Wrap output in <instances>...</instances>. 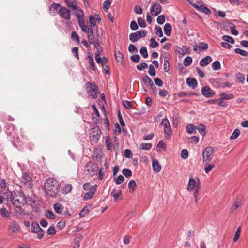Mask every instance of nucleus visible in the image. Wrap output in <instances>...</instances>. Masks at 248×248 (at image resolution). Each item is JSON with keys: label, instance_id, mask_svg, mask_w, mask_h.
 <instances>
[{"label": "nucleus", "instance_id": "obj_57", "mask_svg": "<svg viewBox=\"0 0 248 248\" xmlns=\"http://www.w3.org/2000/svg\"><path fill=\"white\" fill-rule=\"evenodd\" d=\"M181 156L183 159H187L188 157V151L186 149H183L181 152Z\"/></svg>", "mask_w": 248, "mask_h": 248}, {"label": "nucleus", "instance_id": "obj_54", "mask_svg": "<svg viewBox=\"0 0 248 248\" xmlns=\"http://www.w3.org/2000/svg\"><path fill=\"white\" fill-rule=\"evenodd\" d=\"M241 232V229L240 227H238L237 229L236 232H235L234 237L233 238V242H236L238 241V240L240 238Z\"/></svg>", "mask_w": 248, "mask_h": 248}, {"label": "nucleus", "instance_id": "obj_12", "mask_svg": "<svg viewBox=\"0 0 248 248\" xmlns=\"http://www.w3.org/2000/svg\"><path fill=\"white\" fill-rule=\"evenodd\" d=\"M201 93L203 96L207 98L212 97L215 94V92L208 86L203 87L201 90Z\"/></svg>", "mask_w": 248, "mask_h": 248}, {"label": "nucleus", "instance_id": "obj_29", "mask_svg": "<svg viewBox=\"0 0 248 248\" xmlns=\"http://www.w3.org/2000/svg\"><path fill=\"white\" fill-rule=\"evenodd\" d=\"M196 126L193 124H188L186 127V130L187 133L191 134L196 132Z\"/></svg>", "mask_w": 248, "mask_h": 248}, {"label": "nucleus", "instance_id": "obj_27", "mask_svg": "<svg viewBox=\"0 0 248 248\" xmlns=\"http://www.w3.org/2000/svg\"><path fill=\"white\" fill-rule=\"evenodd\" d=\"M209 162H204V170L206 173L208 174L209 172L215 167V165L209 164Z\"/></svg>", "mask_w": 248, "mask_h": 248}, {"label": "nucleus", "instance_id": "obj_42", "mask_svg": "<svg viewBox=\"0 0 248 248\" xmlns=\"http://www.w3.org/2000/svg\"><path fill=\"white\" fill-rule=\"evenodd\" d=\"M240 134V131L238 129H236L234 130L232 134L230 137V139L231 140H235L236 139L238 136Z\"/></svg>", "mask_w": 248, "mask_h": 248}, {"label": "nucleus", "instance_id": "obj_5", "mask_svg": "<svg viewBox=\"0 0 248 248\" xmlns=\"http://www.w3.org/2000/svg\"><path fill=\"white\" fill-rule=\"evenodd\" d=\"M102 132L98 126L92 127L89 133V138L92 141L97 143L100 139Z\"/></svg>", "mask_w": 248, "mask_h": 248}, {"label": "nucleus", "instance_id": "obj_61", "mask_svg": "<svg viewBox=\"0 0 248 248\" xmlns=\"http://www.w3.org/2000/svg\"><path fill=\"white\" fill-rule=\"evenodd\" d=\"M198 46L200 49H202L203 50H206L208 48V44L203 42H200Z\"/></svg>", "mask_w": 248, "mask_h": 248}, {"label": "nucleus", "instance_id": "obj_59", "mask_svg": "<svg viewBox=\"0 0 248 248\" xmlns=\"http://www.w3.org/2000/svg\"><path fill=\"white\" fill-rule=\"evenodd\" d=\"M236 78L241 83H243L245 81V76L243 74L238 73L236 75Z\"/></svg>", "mask_w": 248, "mask_h": 248}, {"label": "nucleus", "instance_id": "obj_60", "mask_svg": "<svg viewBox=\"0 0 248 248\" xmlns=\"http://www.w3.org/2000/svg\"><path fill=\"white\" fill-rule=\"evenodd\" d=\"M128 50L131 53H137L138 51L137 48L133 44L129 45Z\"/></svg>", "mask_w": 248, "mask_h": 248}, {"label": "nucleus", "instance_id": "obj_3", "mask_svg": "<svg viewBox=\"0 0 248 248\" xmlns=\"http://www.w3.org/2000/svg\"><path fill=\"white\" fill-rule=\"evenodd\" d=\"M201 189V183L198 177L195 178H190L187 186V190L188 191H192L196 189Z\"/></svg>", "mask_w": 248, "mask_h": 248}, {"label": "nucleus", "instance_id": "obj_13", "mask_svg": "<svg viewBox=\"0 0 248 248\" xmlns=\"http://www.w3.org/2000/svg\"><path fill=\"white\" fill-rule=\"evenodd\" d=\"M161 10H162L161 6L157 3H154L151 6V9H150L151 14L154 16H157L158 15H159L161 13Z\"/></svg>", "mask_w": 248, "mask_h": 248}, {"label": "nucleus", "instance_id": "obj_55", "mask_svg": "<svg viewBox=\"0 0 248 248\" xmlns=\"http://www.w3.org/2000/svg\"><path fill=\"white\" fill-rule=\"evenodd\" d=\"M46 216L50 219H54L56 217L54 213L50 210H47L45 212Z\"/></svg>", "mask_w": 248, "mask_h": 248}, {"label": "nucleus", "instance_id": "obj_48", "mask_svg": "<svg viewBox=\"0 0 248 248\" xmlns=\"http://www.w3.org/2000/svg\"><path fill=\"white\" fill-rule=\"evenodd\" d=\"M150 46L151 48H155L159 46V44L154 38H152L150 40Z\"/></svg>", "mask_w": 248, "mask_h": 248}, {"label": "nucleus", "instance_id": "obj_4", "mask_svg": "<svg viewBox=\"0 0 248 248\" xmlns=\"http://www.w3.org/2000/svg\"><path fill=\"white\" fill-rule=\"evenodd\" d=\"M214 150L213 147L208 146L203 151L202 153V161L204 162H210L213 157Z\"/></svg>", "mask_w": 248, "mask_h": 248}, {"label": "nucleus", "instance_id": "obj_8", "mask_svg": "<svg viewBox=\"0 0 248 248\" xmlns=\"http://www.w3.org/2000/svg\"><path fill=\"white\" fill-rule=\"evenodd\" d=\"M58 14L62 18L69 20L71 18V12L65 7H61L58 11Z\"/></svg>", "mask_w": 248, "mask_h": 248}, {"label": "nucleus", "instance_id": "obj_1", "mask_svg": "<svg viewBox=\"0 0 248 248\" xmlns=\"http://www.w3.org/2000/svg\"><path fill=\"white\" fill-rule=\"evenodd\" d=\"M6 199L11 202L13 205L16 208H20L27 202L26 197L22 191H16L14 192L8 191L6 193Z\"/></svg>", "mask_w": 248, "mask_h": 248}, {"label": "nucleus", "instance_id": "obj_45", "mask_svg": "<svg viewBox=\"0 0 248 248\" xmlns=\"http://www.w3.org/2000/svg\"><path fill=\"white\" fill-rule=\"evenodd\" d=\"M192 62V59L190 56H187L184 59V65L185 66H189Z\"/></svg>", "mask_w": 248, "mask_h": 248}, {"label": "nucleus", "instance_id": "obj_41", "mask_svg": "<svg viewBox=\"0 0 248 248\" xmlns=\"http://www.w3.org/2000/svg\"><path fill=\"white\" fill-rule=\"evenodd\" d=\"M71 38L73 40L76 41L78 44H79V37L76 31H73L72 32Z\"/></svg>", "mask_w": 248, "mask_h": 248}, {"label": "nucleus", "instance_id": "obj_44", "mask_svg": "<svg viewBox=\"0 0 248 248\" xmlns=\"http://www.w3.org/2000/svg\"><path fill=\"white\" fill-rule=\"evenodd\" d=\"M152 144L149 143H144L140 144V148L142 150H149L151 149Z\"/></svg>", "mask_w": 248, "mask_h": 248}, {"label": "nucleus", "instance_id": "obj_53", "mask_svg": "<svg viewBox=\"0 0 248 248\" xmlns=\"http://www.w3.org/2000/svg\"><path fill=\"white\" fill-rule=\"evenodd\" d=\"M229 27L231 29V33L234 35H237L238 34V31L235 29V25L231 23L229 24Z\"/></svg>", "mask_w": 248, "mask_h": 248}, {"label": "nucleus", "instance_id": "obj_7", "mask_svg": "<svg viewBox=\"0 0 248 248\" xmlns=\"http://www.w3.org/2000/svg\"><path fill=\"white\" fill-rule=\"evenodd\" d=\"M161 124L164 126V132L166 138L167 140L170 139L172 136L171 128L168 120L167 118L163 119L162 120Z\"/></svg>", "mask_w": 248, "mask_h": 248}, {"label": "nucleus", "instance_id": "obj_14", "mask_svg": "<svg viewBox=\"0 0 248 248\" xmlns=\"http://www.w3.org/2000/svg\"><path fill=\"white\" fill-rule=\"evenodd\" d=\"M194 7L199 11L202 12L206 15H209L211 13L209 8L200 3L196 4V5H194Z\"/></svg>", "mask_w": 248, "mask_h": 248}, {"label": "nucleus", "instance_id": "obj_50", "mask_svg": "<svg viewBox=\"0 0 248 248\" xmlns=\"http://www.w3.org/2000/svg\"><path fill=\"white\" fill-rule=\"evenodd\" d=\"M77 10L79 11V13L77 12L76 13V17L78 18V20H80L84 18H83L84 14H83V10L81 9H79V7H78V9H77Z\"/></svg>", "mask_w": 248, "mask_h": 248}, {"label": "nucleus", "instance_id": "obj_18", "mask_svg": "<svg viewBox=\"0 0 248 248\" xmlns=\"http://www.w3.org/2000/svg\"><path fill=\"white\" fill-rule=\"evenodd\" d=\"M0 192L5 194L6 196L8 190L6 189V183L5 179H2L0 182Z\"/></svg>", "mask_w": 248, "mask_h": 248}, {"label": "nucleus", "instance_id": "obj_24", "mask_svg": "<svg viewBox=\"0 0 248 248\" xmlns=\"http://www.w3.org/2000/svg\"><path fill=\"white\" fill-rule=\"evenodd\" d=\"M98 37H96V41L93 43V44L94 45V46L96 48V51H99V52H101L102 51V47L100 46V36L97 35Z\"/></svg>", "mask_w": 248, "mask_h": 248}, {"label": "nucleus", "instance_id": "obj_34", "mask_svg": "<svg viewBox=\"0 0 248 248\" xmlns=\"http://www.w3.org/2000/svg\"><path fill=\"white\" fill-rule=\"evenodd\" d=\"M90 208V205L86 206L85 207H84L79 213L80 217H85V215L89 213Z\"/></svg>", "mask_w": 248, "mask_h": 248}, {"label": "nucleus", "instance_id": "obj_15", "mask_svg": "<svg viewBox=\"0 0 248 248\" xmlns=\"http://www.w3.org/2000/svg\"><path fill=\"white\" fill-rule=\"evenodd\" d=\"M95 32H92V35L91 36H90V33H88V38L89 40V43L90 44H93L95 41H96V37H98L97 35L100 36V33L99 32V30L98 29V27H96V28L95 29Z\"/></svg>", "mask_w": 248, "mask_h": 248}, {"label": "nucleus", "instance_id": "obj_43", "mask_svg": "<svg viewBox=\"0 0 248 248\" xmlns=\"http://www.w3.org/2000/svg\"><path fill=\"white\" fill-rule=\"evenodd\" d=\"M221 95L222 97L220 98V99L230 100L233 99L234 97L233 94H227L225 93H222Z\"/></svg>", "mask_w": 248, "mask_h": 248}, {"label": "nucleus", "instance_id": "obj_2", "mask_svg": "<svg viewBox=\"0 0 248 248\" xmlns=\"http://www.w3.org/2000/svg\"><path fill=\"white\" fill-rule=\"evenodd\" d=\"M45 189L47 195L54 197L60 191V184L54 179H48L45 183Z\"/></svg>", "mask_w": 248, "mask_h": 248}, {"label": "nucleus", "instance_id": "obj_40", "mask_svg": "<svg viewBox=\"0 0 248 248\" xmlns=\"http://www.w3.org/2000/svg\"><path fill=\"white\" fill-rule=\"evenodd\" d=\"M212 67L214 70H219L221 68L220 63L218 61H216L212 64Z\"/></svg>", "mask_w": 248, "mask_h": 248}, {"label": "nucleus", "instance_id": "obj_31", "mask_svg": "<svg viewBox=\"0 0 248 248\" xmlns=\"http://www.w3.org/2000/svg\"><path fill=\"white\" fill-rule=\"evenodd\" d=\"M31 228L32 232L34 233L38 232L39 231L41 230V228L39 225L38 223L36 222H33L32 223Z\"/></svg>", "mask_w": 248, "mask_h": 248}, {"label": "nucleus", "instance_id": "obj_22", "mask_svg": "<svg viewBox=\"0 0 248 248\" xmlns=\"http://www.w3.org/2000/svg\"><path fill=\"white\" fill-rule=\"evenodd\" d=\"M176 51L183 55L190 53L189 48L186 46H183L182 48L178 47V49L176 50Z\"/></svg>", "mask_w": 248, "mask_h": 248}, {"label": "nucleus", "instance_id": "obj_39", "mask_svg": "<svg viewBox=\"0 0 248 248\" xmlns=\"http://www.w3.org/2000/svg\"><path fill=\"white\" fill-rule=\"evenodd\" d=\"M222 38L224 41L227 43H230L232 44L235 43L234 39L229 35H224L222 36Z\"/></svg>", "mask_w": 248, "mask_h": 248}, {"label": "nucleus", "instance_id": "obj_20", "mask_svg": "<svg viewBox=\"0 0 248 248\" xmlns=\"http://www.w3.org/2000/svg\"><path fill=\"white\" fill-rule=\"evenodd\" d=\"M152 167L154 171L156 173L159 172L161 170V166L158 160L154 159L152 162Z\"/></svg>", "mask_w": 248, "mask_h": 248}, {"label": "nucleus", "instance_id": "obj_35", "mask_svg": "<svg viewBox=\"0 0 248 248\" xmlns=\"http://www.w3.org/2000/svg\"><path fill=\"white\" fill-rule=\"evenodd\" d=\"M54 209L55 210V211L56 213H57L58 214H60L62 212V211L63 209V207L61 204H60L59 203H57L54 204Z\"/></svg>", "mask_w": 248, "mask_h": 248}, {"label": "nucleus", "instance_id": "obj_17", "mask_svg": "<svg viewBox=\"0 0 248 248\" xmlns=\"http://www.w3.org/2000/svg\"><path fill=\"white\" fill-rule=\"evenodd\" d=\"M243 202V197L237 198L234 201L233 205L231 207L232 211H236L239 207H240Z\"/></svg>", "mask_w": 248, "mask_h": 248}, {"label": "nucleus", "instance_id": "obj_37", "mask_svg": "<svg viewBox=\"0 0 248 248\" xmlns=\"http://www.w3.org/2000/svg\"><path fill=\"white\" fill-rule=\"evenodd\" d=\"M122 172L126 178L130 177L132 174V171L129 169H123L122 170Z\"/></svg>", "mask_w": 248, "mask_h": 248}, {"label": "nucleus", "instance_id": "obj_23", "mask_svg": "<svg viewBox=\"0 0 248 248\" xmlns=\"http://www.w3.org/2000/svg\"><path fill=\"white\" fill-rule=\"evenodd\" d=\"M186 83L189 86L191 87L193 89L195 88L198 85L197 80L192 78H188L186 79Z\"/></svg>", "mask_w": 248, "mask_h": 248}, {"label": "nucleus", "instance_id": "obj_32", "mask_svg": "<svg viewBox=\"0 0 248 248\" xmlns=\"http://www.w3.org/2000/svg\"><path fill=\"white\" fill-rule=\"evenodd\" d=\"M6 132L7 135L10 136H13L15 133V129L14 126L13 124H10L8 125Z\"/></svg>", "mask_w": 248, "mask_h": 248}, {"label": "nucleus", "instance_id": "obj_30", "mask_svg": "<svg viewBox=\"0 0 248 248\" xmlns=\"http://www.w3.org/2000/svg\"><path fill=\"white\" fill-rule=\"evenodd\" d=\"M72 185L71 184H66L62 188V191L63 194H67L70 192L72 189Z\"/></svg>", "mask_w": 248, "mask_h": 248}, {"label": "nucleus", "instance_id": "obj_26", "mask_svg": "<svg viewBox=\"0 0 248 248\" xmlns=\"http://www.w3.org/2000/svg\"><path fill=\"white\" fill-rule=\"evenodd\" d=\"M129 39L133 42L137 41L140 39V31L131 33L129 35Z\"/></svg>", "mask_w": 248, "mask_h": 248}, {"label": "nucleus", "instance_id": "obj_58", "mask_svg": "<svg viewBox=\"0 0 248 248\" xmlns=\"http://www.w3.org/2000/svg\"><path fill=\"white\" fill-rule=\"evenodd\" d=\"M165 21V16L164 15H160L157 18V22L160 25L163 24Z\"/></svg>", "mask_w": 248, "mask_h": 248}, {"label": "nucleus", "instance_id": "obj_36", "mask_svg": "<svg viewBox=\"0 0 248 248\" xmlns=\"http://www.w3.org/2000/svg\"><path fill=\"white\" fill-rule=\"evenodd\" d=\"M79 25L82 30V31L84 32H86L87 31V27L85 24V21L84 18L78 21Z\"/></svg>", "mask_w": 248, "mask_h": 248}, {"label": "nucleus", "instance_id": "obj_10", "mask_svg": "<svg viewBox=\"0 0 248 248\" xmlns=\"http://www.w3.org/2000/svg\"><path fill=\"white\" fill-rule=\"evenodd\" d=\"M20 226L18 223L15 220H13L10 222L8 227V231L12 235L17 234L19 232Z\"/></svg>", "mask_w": 248, "mask_h": 248}, {"label": "nucleus", "instance_id": "obj_38", "mask_svg": "<svg viewBox=\"0 0 248 248\" xmlns=\"http://www.w3.org/2000/svg\"><path fill=\"white\" fill-rule=\"evenodd\" d=\"M137 185L135 180H131L128 183V187L130 190L133 192L136 188Z\"/></svg>", "mask_w": 248, "mask_h": 248}, {"label": "nucleus", "instance_id": "obj_19", "mask_svg": "<svg viewBox=\"0 0 248 248\" xmlns=\"http://www.w3.org/2000/svg\"><path fill=\"white\" fill-rule=\"evenodd\" d=\"M68 7L71 8L73 10H76L78 9L77 5V2L75 0H64Z\"/></svg>", "mask_w": 248, "mask_h": 248}, {"label": "nucleus", "instance_id": "obj_56", "mask_svg": "<svg viewBox=\"0 0 248 248\" xmlns=\"http://www.w3.org/2000/svg\"><path fill=\"white\" fill-rule=\"evenodd\" d=\"M156 30L155 34L159 36L160 37H162L163 36V33L162 31V29L160 27L156 26L155 27Z\"/></svg>", "mask_w": 248, "mask_h": 248}, {"label": "nucleus", "instance_id": "obj_28", "mask_svg": "<svg viewBox=\"0 0 248 248\" xmlns=\"http://www.w3.org/2000/svg\"><path fill=\"white\" fill-rule=\"evenodd\" d=\"M87 59H88L89 63H90L89 68L95 70V63L93 57L91 56L90 53L88 54Z\"/></svg>", "mask_w": 248, "mask_h": 248}, {"label": "nucleus", "instance_id": "obj_52", "mask_svg": "<svg viewBox=\"0 0 248 248\" xmlns=\"http://www.w3.org/2000/svg\"><path fill=\"white\" fill-rule=\"evenodd\" d=\"M110 4L111 2L109 0H106L104 1L103 4V8L105 11L107 12L108 10Z\"/></svg>", "mask_w": 248, "mask_h": 248}, {"label": "nucleus", "instance_id": "obj_49", "mask_svg": "<svg viewBox=\"0 0 248 248\" xmlns=\"http://www.w3.org/2000/svg\"><path fill=\"white\" fill-rule=\"evenodd\" d=\"M89 22L90 24L93 25L95 29L97 27L96 25L95 19L93 15H90L89 16Z\"/></svg>", "mask_w": 248, "mask_h": 248}, {"label": "nucleus", "instance_id": "obj_9", "mask_svg": "<svg viewBox=\"0 0 248 248\" xmlns=\"http://www.w3.org/2000/svg\"><path fill=\"white\" fill-rule=\"evenodd\" d=\"M86 87L88 93L93 99H96L97 97L95 91L98 89L96 86H93V84L90 82H87L86 84Z\"/></svg>", "mask_w": 248, "mask_h": 248}, {"label": "nucleus", "instance_id": "obj_46", "mask_svg": "<svg viewBox=\"0 0 248 248\" xmlns=\"http://www.w3.org/2000/svg\"><path fill=\"white\" fill-rule=\"evenodd\" d=\"M140 54L144 58H147L148 57L147 48L145 46L140 48Z\"/></svg>", "mask_w": 248, "mask_h": 248}, {"label": "nucleus", "instance_id": "obj_64", "mask_svg": "<svg viewBox=\"0 0 248 248\" xmlns=\"http://www.w3.org/2000/svg\"><path fill=\"white\" fill-rule=\"evenodd\" d=\"M149 74L151 76H154L155 75L156 72L154 68V66L152 64H150L149 66V70H148Z\"/></svg>", "mask_w": 248, "mask_h": 248}, {"label": "nucleus", "instance_id": "obj_51", "mask_svg": "<svg viewBox=\"0 0 248 248\" xmlns=\"http://www.w3.org/2000/svg\"><path fill=\"white\" fill-rule=\"evenodd\" d=\"M200 189H196L193 190V196L194 197L195 202L196 204L197 205L199 202V200L201 199V197H199L198 192Z\"/></svg>", "mask_w": 248, "mask_h": 248}, {"label": "nucleus", "instance_id": "obj_33", "mask_svg": "<svg viewBox=\"0 0 248 248\" xmlns=\"http://www.w3.org/2000/svg\"><path fill=\"white\" fill-rule=\"evenodd\" d=\"M196 129L202 136H204L206 133V127L203 124H200L196 126Z\"/></svg>", "mask_w": 248, "mask_h": 248}, {"label": "nucleus", "instance_id": "obj_62", "mask_svg": "<svg viewBox=\"0 0 248 248\" xmlns=\"http://www.w3.org/2000/svg\"><path fill=\"white\" fill-rule=\"evenodd\" d=\"M114 133L116 135H118L121 133V129L118 123H116L114 124Z\"/></svg>", "mask_w": 248, "mask_h": 248}, {"label": "nucleus", "instance_id": "obj_6", "mask_svg": "<svg viewBox=\"0 0 248 248\" xmlns=\"http://www.w3.org/2000/svg\"><path fill=\"white\" fill-rule=\"evenodd\" d=\"M85 169L90 176H93L97 173L98 167L96 164L89 161L85 166Z\"/></svg>", "mask_w": 248, "mask_h": 248}, {"label": "nucleus", "instance_id": "obj_63", "mask_svg": "<svg viewBox=\"0 0 248 248\" xmlns=\"http://www.w3.org/2000/svg\"><path fill=\"white\" fill-rule=\"evenodd\" d=\"M56 230L54 226H50L47 230V233L49 235H54L56 234Z\"/></svg>", "mask_w": 248, "mask_h": 248}, {"label": "nucleus", "instance_id": "obj_47", "mask_svg": "<svg viewBox=\"0 0 248 248\" xmlns=\"http://www.w3.org/2000/svg\"><path fill=\"white\" fill-rule=\"evenodd\" d=\"M234 52L236 53L239 54L243 56H247L248 54V53L246 51L240 48H235L234 49Z\"/></svg>", "mask_w": 248, "mask_h": 248}, {"label": "nucleus", "instance_id": "obj_11", "mask_svg": "<svg viewBox=\"0 0 248 248\" xmlns=\"http://www.w3.org/2000/svg\"><path fill=\"white\" fill-rule=\"evenodd\" d=\"M21 182L28 188L32 187V179L27 173H24L22 174Z\"/></svg>", "mask_w": 248, "mask_h": 248}, {"label": "nucleus", "instance_id": "obj_21", "mask_svg": "<svg viewBox=\"0 0 248 248\" xmlns=\"http://www.w3.org/2000/svg\"><path fill=\"white\" fill-rule=\"evenodd\" d=\"M212 61V58L210 56H207L202 59L200 62V65L201 66H205L208 65Z\"/></svg>", "mask_w": 248, "mask_h": 248}, {"label": "nucleus", "instance_id": "obj_16", "mask_svg": "<svg viewBox=\"0 0 248 248\" xmlns=\"http://www.w3.org/2000/svg\"><path fill=\"white\" fill-rule=\"evenodd\" d=\"M97 185H95L93 187H91L90 191L87 192L85 195L84 198L85 200H88L93 197L97 189Z\"/></svg>", "mask_w": 248, "mask_h": 248}, {"label": "nucleus", "instance_id": "obj_25", "mask_svg": "<svg viewBox=\"0 0 248 248\" xmlns=\"http://www.w3.org/2000/svg\"><path fill=\"white\" fill-rule=\"evenodd\" d=\"M172 30V27L170 24L166 23L164 26V31L165 34L167 36H169L171 35Z\"/></svg>", "mask_w": 248, "mask_h": 248}]
</instances>
